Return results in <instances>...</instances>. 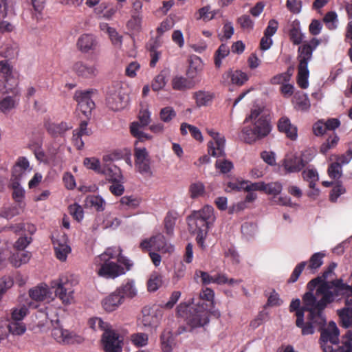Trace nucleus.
Listing matches in <instances>:
<instances>
[{
    "instance_id": "obj_1",
    "label": "nucleus",
    "mask_w": 352,
    "mask_h": 352,
    "mask_svg": "<svg viewBox=\"0 0 352 352\" xmlns=\"http://www.w3.org/2000/svg\"><path fill=\"white\" fill-rule=\"evenodd\" d=\"M328 285H321L315 292H306L302 300L304 309L309 312L307 321L305 322L302 310L296 313V325L301 329L302 336L312 335L316 327L322 329L326 323V319L323 316L322 311L329 303L333 302L335 287L328 288Z\"/></svg>"
},
{
    "instance_id": "obj_2",
    "label": "nucleus",
    "mask_w": 352,
    "mask_h": 352,
    "mask_svg": "<svg viewBox=\"0 0 352 352\" xmlns=\"http://www.w3.org/2000/svg\"><path fill=\"white\" fill-rule=\"evenodd\" d=\"M262 109H252L245 118L244 123L250 122V126H244L241 130V138L249 144L267 137L272 131L270 119L263 114Z\"/></svg>"
},
{
    "instance_id": "obj_3",
    "label": "nucleus",
    "mask_w": 352,
    "mask_h": 352,
    "mask_svg": "<svg viewBox=\"0 0 352 352\" xmlns=\"http://www.w3.org/2000/svg\"><path fill=\"white\" fill-rule=\"evenodd\" d=\"M140 124L132 122L130 124V133L137 140L134 143V157L135 168L141 175L151 177L153 172L151 168V159L148 152L144 147H139L140 142L152 139V135L140 131Z\"/></svg>"
},
{
    "instance_id": "obj_4",
    "label": "nucleus",
    "mask_w": 352,
    "mask_h": 352,
    "mask_svg": "<svg viewBox=\"0 0 352 352\" xmlns=\"http://www.w3.org/2000/svg\"><path fill=\"white\" fill-rule=\"evenodd\" d=\"M328 285V288L335 287L336 292L333 294V301L340 295L346 296L345 306L338 310L342 326L345 328L352 327V287L343 283L338 282L337 285L333 283H324Z\"/></svg>"
},
{
    "instance_id": "obj_5",
    "label": "nucleus",
    "mask_w": 352,
    "mask_h": 352,
    "mask_svg": "<svg viewBox=\"0 0 352 352\" xmlns=\"http://www.w3.org/2000/svg\"><path fill=\"white\" fill-rule=\"evenodd\" d=\"M177 313L191 328L202 327L208 322V314L204 305L195 308V305L189 306L181 303L177 308Z\"/></svg>"
},
{
    "instance_id": "obj_6",
    "label": "nucleus",
    "mask_w": 352,
    "mask_h": 352,
    "mask_svg": "<svg viewBox=\"0 0 352 352\" xmlns=\"http://www.w3.org/2000/svg\"><path fill=\"white\" fill-rule=\"evenodd\" d=\"M340 331L333 322H330L327 328L321 329L319 343L323 352H352L351 344L344 346L338 350H334L330 345L338 343V336Z\"/></svg>"
},
{
    "instance_id": "obj_7",
    "label": "nucleus",
    "mask_w": 352,
    "mask_h": 352,
    "mask_svg": "<svg viewBox=\"0 0 352 352\" xmlns=\"http://www.w3.org/2000/svg\"><path fill=\"white\" fill-rule=\"evenodd\" d=\"M12 230L16 234L24 235L20 237L14 243V248L16 250L23 251L32 241V237L28 236L27 234H32L36 232V226L28 222H20L11 225L8 227L5 226L0 230V232L3 230Z\"/></svg>"
},
{
    "instance_id": "obj_8",
    "label": "nucleus",
    "mask_w": 352,
    "mask_h": 352,
    "mask_svg": "<svg viewBox=\"0 0 352 352\" xmlns=\"http://www.w3.org/2000/svg\"><path fill=\"white\" fill-rule=\"evenodd\" d=\"M51 287L54 289L56 296L63 304L67 305L74 302V289L67 276L63 275L58 279L53 280Z\"/></svg>"
},
{
    "instance_id": "obj_9",
    "label": "nucleus",
    "mask_w": 352,
    "mask_h": 352,
    "mask_svg": "<svg viewBox=\"0 0 352 352\" xmlns=\"http://www.w3.org/2000/svg\"><path fill=\"white\" fill-rule=\"evenodd\" d=\"M140 247L143 250L153 248L154 250L161 253H170L173 252L174 248L170 244H168L164 235L158 233L148 239H145L140 243Z\"/></svg>"
},
{
    "instance_id": "obj_10",
    "label": "nucleus",
    "mask_w": 352,
    "mask_h": 352,
    "mask_svg": "<svg viewBox=\"0 0 352 352\" xmlns=\"http://www.w3.org/2000/svg\"><path fill=\"white\" fill-rule=\"evenodd\" d=\"M102 343L105 352H122V340L112 328L103 332Z\"/></svg>"
},
{
    "instance_id": "obj_11",
    "label": "nucleus",
    "mask_w": 352,
    "mask_h": 352,
    "mask_svg": "<svg viewBox=\"0 0 352 352\" xmlns=\"http://www.w3.org/2000/svg\"><path fill=\"white\" fill-rule=\"evenodd\" d=\"M56 256L60 261L66 260L67 254L71 252V248L67 244V236L65 233L56 232L52 236Z\"/></svg>"
},
{
    "instance_id": "obj_12",
    "label": "nucleus",
    "mask_w": 352,
    "mask_h": 352,
    "mask_svg": "<svg viewBox=\"0 0 352 352\" xmlns=\"http://www.w3.org/2000/svg\"><path fill=\"white\" fill-rule=\"evenodd\" d=\"M58 320H56L57 326H54L52 332L53 338L58 342L64 344H80L82 342L83 339L80 336L59 327L58 326Z\"/></svg>"
},
{
    "instance_id": "obj_13",
    "label": "nucleus",
    "mask_w": 352,
    "mask_h": 352,
    "mask_svg": "<svg viewBox=\"0 0 352 352\" xmlns=\"http://www.w3.org/2000/svg\"><path fill=\"white\" fill-rule=\"evenodd\" d=\"M91 91H76L74 98L78 102V109L88 117L95 107V103L91 98Z\"/></svg>"
},
{
    "instance_id": "obj_14",
    "label": "nucleus",
    "mask_w": 352,
    "mask_h": 352,
    "mask_svg": "<svg viewBox=\"0 0 352 352\" xmlns=\"http://www.w3.org/2000/svg\"><path fill=\"white\" fill-rule=\"evenodd\" d=\"M249 76L239 69H230L222 74V83L225 85H234L239 87L243 85L248 80Z\"/></svg>"
},
{
    "instance_id": "obj_15",
    "label": "nucleus",
    "mask_w": 352,
    "mask_h": 352,
    "mask_svg": "<svg viewBox=\"0 0 352 352\" xmlns=\"http://www.w3.org/2000/svg\"><path fill=\"white\" fill-rule=\"evenodd\" d=\"M208 134L213 138L214 142H209L208 143V154L216 157H219L225 155L224 146L226 140L224 137L221 136L217 132L212 130H208Z\"/></svg>"
},
{
    "instance_id": "obj_16",
    "label": "nucleus",
    "mask_w": 352,
    "mask_h": 352,
    "mask_svg": "<svg viewBox=\"0 0 352 352\" xmlns=\"http://www.w3.org/2000/svg\"><path fill=\"white\" fill-rule=\"evenodd\" d=\"M99 265L100 267L99 268L98 273L101 276L115 278L125 274L124 269L114 262H102Z\"/></svg>"
},
{
    "instance_id": "obj_17",
    "label": "nucleus",
    "mask_w": 352,
    "mask_h": 352,
    "mask_svg": "<svg viewBox=\"0 0 352 352\" xmlns=\"http://www.w3.org/2000/svg\"><path fill=\"white\" fill-rule=\"evenodd\" d=\"M337 264L335 263H331L327 267V269L323 272L322 276H318L316 278L312 279L307 284V288L309 292L313 293V291L316 287V290L323 284L324 283H333L335 285L338 284V282L342 283L341 280H336L334 281H326L325 280L333 273V270L336 267Z\"/></svg>"
},
{
    "instance_id": "obj_18",
    "label": "nucleus",
    "mask_w": 352,
    "mask_h": 352,
    "mask_svg": "<svg viewBox=\"0 0 352 352\" xmlns=\"http://www.w3.org/2000/svg\"><path fill=\"white\" fill-rule=\"evenodd\" d=\"M30 170L28 160L25 157L18 158L12 170L10 182L20 181L25 176L26 171Z\"/></svg>"
},
{
    "instance_id": "obj_19",
    "label": "nucleus",
    "mask_w": 352,
    "mask_h": 352,
    "mask_svg": "<svg viewBox=\"0 0 352 352\" xmlns=\"http://www.w3.org/2000/svg\"><path fill=\"white\" fill-rule=\"evenodd\" d=\"M72 69L78 76L83 78H92L98 74V69L95 65H88L82 61L76 62Z\"/></svg>"
},
{
    "instance_id": "obj_20",
    "label": "nucleus",
    "mask_w": 352,
    "mask_h": 352,
    "mask_svg": "<svg viewBox=\"0 0 352 352\" xmlns=\"http://www.w3.org/2000/svg\"><path fill=\"white\" fill-rule=\"evenodd\" d=\"M18 84V79L14 76H6L1 80L0 92L2 94H12L14 96H18L20 94Z\"/></svg>"
},
{
    "instance_id": "obj_21",
    "label": "nucleus",
    "mask_w": 352,
    "mask_h": 352,
    "mask_svg": "<svg viewBox=\"0 0 352 352\" xmlns=\"http://www.w3.org/2000/svg\"><path fill=\"white\" fill-rule=\"evenodd\" d=\"M97 44V41L93 34H83L78 38L76 46L82 53H89L96 50Z\"/></svg>"
},
{
    "instance_id": "obj_22",
    "label": "nucleus",
    "mask_w": 352,
    "mask_h": 352,
    "mask_svg": "<svg viewBox=\"0 0 352 352\" xmlns=\"http://www.w3.org/2000/svg\"><path fill=\"white\" fill-rule=\"evenodd\" d=\"M199 223H197V221H192V223H189V228L192 230L193 227H196L197 237L196 240L201 247H203L204 240L207 235L208 229L212 225V221H199Z\"/></svg>"
},
{
    "instance_id": "obj_23",
    "label": "nucleus",
    "mask_w": 352,
    "mask_h": 352,
    "mask_svg": "<svg viewBox=\"0 0 352 352\" xmlns=\"http://www.w3.org/2000/svg\"><path fill=\"white\" fill-rule=\"evenodd\" d=\"M306 165V162L300 157L287 156L283 161V166L288 173H297L300 171Z\"/></svg>"
},
{
    "instance_id": "obj_24",
    "label": "nucleus",
    "mask_w": 352,
    "mask_h": 352,
    "mask_svg": "<svg viewBox=\"0 0 352 352\" xmlns=\"http://www.w3.org/2000/svg\"><path fill=\"white\" fill-rule=\"evenodd\" d=\"M123 302V296L116 290L102 300L103 309L108 312L116 310Z\"/></svg>"
},
{
    "instance_id": "obj_25",
    "label": "nucleus",
    "mask_w": 352,
    "mask_h": 352,
    "mask_svg": "<svg viewBox=\"0 0 352 352\" xmlns=\"http://www.w3.org/2000/svg\"><path fill=\"white\" fill-rule=\"evenodd\" d=\"M106 100L108 107L115 111L122 109L126 105L124 97L120 91L109 93Z\"/></svg>"
},
{
    "instance_id": "obj_26",
    "label": "nucleus",
    "mask_w": 352,
    "mask_h": 352,
    "mask_svg": "<svg viewBox=\"0 0 352 352\" xmlns=\"http://www.w3.org/2000/svg\"><path fill=\"white\" fill-rule=\"evenodd\" d=\"M278 129L280 132L286 134L287 137L294 140L297 138V128L292 124L289 119L287 117H281L278 122Z\"/></svg>"
},
{
    "instance_id": "obj_27",
    "label": "nucleus",
    "mask_w": 352,
    "mask_h": 352,
    "mask_svg": "<svg viewBox=\"0 0 352 352\" xmlns=\"http://www.w3.org/2000/svg\"><path fill=\"white\" fill-rule=\"evenodd\" d=\"M142 322L144 327H154L158 323L156 309L151 307H144L142 311Z\"/></svg>"
},
{
    "instance_id": "obj_28",
    "label": "nucleus",
    "mask_w": 352,
    "mask_h": 352,
    "mask_svg": "<svg viewBox=\"0 0 352 352\" xmlns=\"http://www.w3.org/2000/svg\"><path fill=\"white\" fill-rule=\"evenodd\" d=\"M104 175L109 182H121L122 175L120 169L113 164H104L101 173Z\"/></svg>"
},
{
    "instance_id": "obj_29",
    "label": "nucleus",
    "mask_w": 352,
    "mask_h": 352,
    "mask_svg": "<svg viewBox=\"0 0 352 352\" xmlns=\"http://www.w3.org/2000/svg\"><path fill=\"white\" fill-rule=\"evenodd\" d=\"M47 131L54 138L63 136L72 126L65 122L60 123L47 122L45 124Z\"/></svg>"
},
{
    "instance_id": "obj_30",
    "label": "nucleus",
    "mask_w": 352,
    "mask_h": 352,
    "mask_svg": "<svg viewBox=\"0 0 352 352\" xmlns=\"http://www.w3.org/2000/svg\"><path fill=\"white\" fill-rule=\"evenodd\" d=\"M297 59L299 62L298 66L308 67V63L312 58L313 49L308 45H302L298 50Z\"/></svg>"
},
{
    "instance_id": "obj_31",
    "label": "nucleus",
    "mask_w": 352,
    "mask_h": 352,
    "mask_svg": "<svg viewBox=\"0 0 352 352\" xmlns=\"http://www.w3.org/2000/svg\"><path fill=\"white\" fill-rule=\"evenodd\" d=\"M31 253L29 252H18L13 253L9 260L10 263L15 267H19L21 265L27 263L31 258Z\"/></svg>"
},
{
    "instance_id": "obj_32",
    "label": "nucleus",
    "mask_w": 352,
    "mask_h": 352,
    "mask_svg": "<svg viewBox=\"0 0 352 352\" xmlns=\"http://www.w3.org/2000/svg\"><path fill=\"white\" fill-rule=\"evenodd\" d=\"M214 209L210 206H205L201 210L194 211L188 220H210L213 217Z\"/></svg>"
},
{
    "instance_id": "obj_33",
    "label": "nucleus",
    "mask_w": 352,
    "mask_h": 352,
    "mask_svg": "<svg viewBox=\"0 0 352 352\" xmlns=\"http://www.w3.org/2000/svg\"><path fill=\"white\" fill-rule=\"evenodd\" d=\"M172 87L174 90L184 91L190 89L193 87V83L187 78L176 76L172 79Z\"/></svg>"
},
{
    "instance_id": "obj_34",
    "label": "nucleus",
    "mask_w": 352,
    "mask_h": 352,
    "mask_svg": "<svg viewBox=\"0 0 352 352\" xmlns=\"http://www.w3.org/2000/svg\"><path fill=\"white\" fill-rule=\"evenodd\" d=\"M85 204L87 207L94 208L97 211L104 210L105 201L100 196L89 195L86 197Z\"/></svg>"
},
{
    "instance_id": "obj_35",
    "label": "nucleus",
    "mask_w": 352,
    "mask_h": 352,
    "mask_svg": "<svg viewBox=\"0 0 352 352\" xmlns=\"http://www.w3.org/2000/svg\"><path fill=\"white\" fill-rule=\"evenodd\" d=\"M118 294L124 297L132 298L137 294V289L133 280H129L126 284L116 289Z\"/></svg>"
},
{
    "instance_id": "obj_36",
    "label": "nucleus",
    "mask_w": 352,
    "mask_h": 352,
    "mask_svg": "<svg viewBox=\"0 0 352 352\" xmlns=\"http://www.w3.org/2000/svg\"><path fill=\"white\" fill-rule=\"evenodd\" d=\"M295 107L300 111H307L311 106L308 96L304 93H297L294 96Z\"/></svg>"
},
{
    "instance_id": "obj_37",
    "label": "nucleus",
    "mask_w": 352,
    "mask_h": 352,
    "mask_svg": "<svg viewBox=\"0 0 352 352\" xmlns=\"http://www.w3.org/2000/svg\"><path fill=\"white\" fill-rule=\"evenodd\" d=\"M309 72L308 67L298 66L297 84L302 89H307L309 86Z\"/></svg>"
},
{
    "instance_id": "obj_38",
    "label": "nucleus",
    "mask_w": 352,
    "mask_h": 352,
    "mask_svg": "<svg viewBox=\"0 0 352 352\" xmlns=\"http://www.w3.org/2000/svg\"><path fill=\"white\" fill-rule=\"evenodd\" d=\"M142 16L141 14H132L126 23L127 29L133 34L139 33L142 30Z\"/></svg>"
},
{
    "instance_id": "obj_39",
    "label": "nucleus",
    "mask_w": 352,
    "mask_h": 352,
    "mask_svg": "<svg viewBox=\"0 0 352 352\" xmlns=\"http://www.w3.org/2000/svg\"><path fill=\"white\" fill-rule=\"evenodd\" d=\"M339 140L340 138L337 134L332 133L326 141L321 144L320 152L323 155H326L329 150L334 148L337 146Z\"/></svg>"
},
{
    "instance_id": "obj_40",
    "label": "nucleus",
    "mask_w": 352,
    "mask_h": 352,
    "mask_svg": "<svg viewBox=\"0 0 352 352\" xmlns=\"http://www.w3.org/2000/svg\"><path fill=\"white\" fill-rule=\"evenodd\" d=\"M230 54V48L226 44H221L217 49V50L214 53V65L217 68H220L221 67V60L228 56Z\"/></svg>"
},
{
    "instance_id": "obj_41",
    "label": "nucleus",
    "mask_w": 352,
    "mask_h": 352,
    "mask_svg": "<svg viewBox=\"0 0 352 352\" xmlns=\"http://www.w3.org/2000/svg\"><path fill=\"white\" fill-rule=\"evenodd\" d=\"M118 254V248H108L104 253L95 258V264L100 265L102 262L109 261L111 258L117 259Z\"/></svg>"
},
{
    "instance_id": "obj_42",
    "label": "nucleus",
    "mask_w": 352,
    "mask_h": 352,
    "mask_svg": "<svg viewBox=\"0 0 352 352\" xmlns=\"http://www.w3.org/2000/svg\"><path fill=\"white\" fill-rule=\"evenodd\" d=\"M48 291L46 286H36L30 289V298L36 301H43L45 299Z\"/></svg>"
},
{
    "instance_id": "obj_43",
    "label": "nucleus",
    "mask_w": 352,
    "mask_h": 352,
    "mask_svg": "<svg viewBox=\"0 0 352 352\" xmlns=\"http://www.w3.org/2000/svg\"><path fill=\"white\" fill-rule=\"evenodd\" d=\"M324 256L325 253L322 252L314 253L309 258L307 270H309L314 273L322 265V258Z\"/></svg>"
},
{
    "instance_id": "obj_44",
    "label": "nucleus",
    "mask_w": 352,
    "mask_h": 352,
    "mask_svg": "<svg viewBox=\"0 0 352 352\" xmlns=\"http://www.w3.org/2000/svg\"><path fill=\"white\" fill-rule=\"evenodd\" d=\"M14 9V0H0V19H3L13 13Z\"/></svg>"
},
{
    "instance_id": "obj_45",
    "label": "nucleus",
    "mask_w": 352,
    "mask_h": 352,
    "mask_svg": "<svg viewBox=\"0 0 352 352\" xmlns=\"http://www.w3.org/2000/svg\"><path fill=\"white\" fill-rule=\"evenodd\" d=\"M14 97L13 95L8 96L0 100V111L1 112L8 113L16 107L17 101Z\"/></svg>"
},
{
    "instance_id": "obj_46",
    "label": "nucleus",
    "mask_w": 352,
    "mask_h": 352,
    "mask_svg": "<svg viewBox=\"0 0 352 352\" xmlns=\"http://www.w3.org/2000/svg\"><path fill=\"white\" fill-rule=\"evenodd\" d=\"M8 333L13 335L21 336L26 331V327L23 322L10 320L7 322Z\"/></svg>"
},
{
    "instance_id": "obj_47",
    "label": "nucleus",
    "mask_w": 352,
    "mask_h": 352,
    "mask_svg": "<svg viewBox=\"0 0 352 352\" xmlns=\"http://www.w3.org/2000/svg\"><path fill=\"white\" fill-rule=\"evenodd\" d=\"M304 180L309 182V187L315 189L316 183L318 180V174L315 169H306L302 173Z\"/></svg>"
},
{
    "instance_id": "obj_48",
    "label": "nucleus",
    "mask_w": 352,
    "mask_h": 352,
    "mask_svg": "<svg viewBox=\"0 0 352 352\" xmlns=\"http://www.w3.org/2000/svg\"><path fill=\"white\" fill-rule=\"evenodd\" d=\"M194 98L197 105L201 107L207 105L212 100L213 96L210 92L199 91L195 93Z\"/></svg>"
},
{
    "instance_id": "obj_49",
    "label": "nucleus",
    "mask_w": 352,
    "mask_h": 352,
    "mask_svg": "<svg viewBox=\"0 0 352 352\" xmlns=\"http://www.w3.org/2000/svg\"><path fill=\"white\" fill-rule=\"evenodd\" d=\"M166 84V74L164 71L158 74L151 83V88L154 91L162 89Z\"/></svg>"
},
{
    "instance_id": "obj_50",
    "label": "nucleus",
    "mask_w": 352,
    "mask_h": 352,
    "mask_svg": "<svg viewBox=\"0 0 352 352\" xmlns=\"http://www.w3.org/2000/svg\"><path fill=\"white\" fill-rule=\"evenodd\" d=\"M10 186L12 189V198L18 203L22 202L25 197V190L21 186L20 182H10Z\"/></svg>"
},
{
    "instance_id": "obj_51",
    "label": "nucleus",
    "mask_w": 352,
    "mask_h": 352,
    "mask_svg": "<svg viewBox=\"0 0 352 352\" xmlns=\"http://www.w3.org/2000/svg\"><path fill=\"white\" fill-rule=\"evenodd\" d=\"M342 165L340 164V162H337L336 161L331 163L327 169V173L330 178L333 179H338L342 175Z\"/></svg>"
},
{
    "instance_id": "obj_52",
    "label": "nucleus",
    "mask_w": 352,
    "mask_h": 352,
    "mask_svg": "<svg viewBox=\"0 0 352 352\" xmlns=\"http://www.w3.org/2000/svg\"><path fill=\"white\" fill-rule=\"evenodd\" d=\"M107 8V5L104 3H101L99 7L95 9V12L99 16L106 19H110L116 12V9L111 8L104 12Z\"/></svg>"
},
{
    "instance_id": "obj_53",
    "label": "nucleus",
    "mask_w": 352,
    "mask_h": 352,
    "mask_svg": "<svg viewBox=\"0 0 352 352\" xmlns=\"http://www.w3.org/2000/svg\"><path fill=\"white\" fill-rule=\"evenodd\" d=\"M189 192L192 199L197 198L204 194L205 186L201 182L192 183L189 187Z\"/></svg>"
},
{
    "instance_id": "obj_54",
    "label": "nucleus",
    "mask_w": 352,
    "mask_h": 352,
    "mask_svg": "<svg viewBox=\"0 0 352 352\" xmlns=\"http://www.w3.org/2000/svg\"><path fill=\"white\" fill-rule=\"evenodd\" d=\"M0 54L1 56L8 59L14 58L18 54L17 46L14 45L6 44L1 47Z\"/></svg>"
},
{
    "instance_id": "obj_55",
    "label": "nucleus",
    "mask_w": 352,
    "mask_h": 352,
    "mask_svg": "<svg viewBox=\"0 0 352 352\" xmlns=\"http://www.w3.org/2000/svg\"><path fill=\"white\" fill-rule=\"evenodd\" d=\"M264 192L268 195H272L274 197L279 195L283 189V186L280 182H270L264 184Z\"/></svg>"
},
{
    "instance_id": "obj_56",
    "label": "nucleus",
    "mask_w": 352,
    "mask_h": 352,
    "mask_svg": "<svg viewBox=\"0 0 352 352\" xmlns=\"http://www.w3.org/2000/svg\"><path fill=\"white\" fill-rule=\"evenodd\" d=\"M176 111L172 107L162 108L160 112V118L164 122H169L176 117Z\"/></svg>"
},
{
    "instance_id": "obj_57",
    "label": "nucleus",
    "mask_w": 352,
    "mask_h": 352,
    "mask_svg": "<svg viewBox=\"0 0 352 352\" xmlns=\"http://www.w3.org/2000/svg\"><path fill=\"white\" fill-rule=\"evenodd\" d=\"M289 36L291 42H292L294 45H299L302 41V34L298 25H292V27L289 31Z\"/></svg>"
},
{
    "instance_id": "obj_58",
    "label": "nucleus",
    "mask_w": 352,
    "mask_h": 352,
    "mask_svg": "<svg viewBox=\"0 0 352 352\" xmlns=\"http://www.w3.org/2000/svg\"><path fill=\"white\" fill-rule=\"evenodd\" d=\"M89 325H90V327L94 330L100 329V330L103 331L104 332L107 331V330L109 331L111 328H112L111 326L109 323L104 322L100 318H95L90 319Z\"/></svg>"
},
{
    "instance_id": "obj_59",
    "label": "nucleus",
    "mask_w": 352,
    "mask_h": 352,
    "mask_svg": "<svg viewBox=\"0 0 352 352\" xmlns=\"http://www.w3.org/2000/svg\"><path fill=\"white\" fill-rule=\"evenodd\" d=\"M83 164L88 169L94 170L98 173H101L102 168L100 162L96 157H85L83 161Z\"/></svg>"
},
{
    "instance_id": "obj_60",
    "label": "nucleus",
    "mask_w": 352,
    "mask_h": 352,
    "mask_svg": "<svg viewBox=\"0 0 352 352\" xmlns=\"http://www.w3.org/2000/svg\"><path fill=\"white\" fill-rule=\"evenodd\" d=\"M257 226L253 221H245L241 226V232L247 238L252 237L256 232Z\"/></svg>"
},
{
    "instance_id": "obj_61",
    "label": "nucleus",
    "mask_w": 352,
    "mask_h": 352,
    "mask_svg": "<svg viewBox=\"0 0 352 352\" xmlns=\"http://www.w3.org/2000/svg\"><path fill=\"white\" fill-rule=\"evenodd\" d=\"M148 335L144 333H133L131 336V340L135 346L142 347L148 343Z\"/></svg>"
},
{
    "instance_id": "obj_62",
    "label": "nucleus",
    "mask_w": 352,
    "mask_h": 352,
    "mask_svg": "<svg viewBox=\"0 0 352 352\" xmlns=\"http://www.w3.org/2000/svg\"><path fill=\"white\" fill-rule=\"evenodd\" d=\"M68 212L74 220H81L83 218V209L78 204L70 205L68 207Z\"/></svg>"
},
{
    "instance_id": "obj_63",
    "label": "nucleus",
    "mask_w": 352,
    "mask_h": 352,
    "mask_svg": "<svg viewBox=\"0 0 352 352\" xmlns=\"http://www.w3.org/2000/svg\"><path fill=\"white\" fill-rule=\"evenodd\" d=\"M162 283V276L159 274H153L148 281V289L151 292H155L161 286Z\"/></svg>"
},
{
    "instance_id": "obj_64",
    "label": "nucleus",
    "mask_w": 352,
    "mask_h": 352,
    "mask_svg": "<svg viewBox=\"0 0 352 352\" xmlns=\"http://www.w3.org/2000/svg\"><path fill=\"white\" fill-rule=\"evenodd\" d=\"M120 204L129 208H135L139 206L140 200L133 195L124 196L120 199Z\"/></svg>"
}]
</instances>
